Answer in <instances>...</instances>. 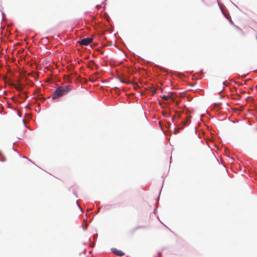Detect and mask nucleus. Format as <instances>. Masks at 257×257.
Returning <instances> with one entry per match:
<instances>
[{
	"mask_svg": "<svg viewBox=\"0 0 257 257\" xmlns=\"http://www.w3.org/2000/svg\"><path fill=\"white\" fill-rule=\"evenodd\" d=\"M182 110L176 111L175 116L172 117V121L175 127L174 133L177 134L179 130L183 129L186 126L189 125L191 122L192 116L188 111L182 112Z\"/></svg>",
	"mask_w": 257,
	"mask_h": 257,
	"instance_id": "1",
	"label": "nucleus"
},
{
	"mask_svg": "<svg viewBox=\"0 0 257 257\" xmlns=\"http://www.w3.org/2000/svg\"><path fill=\"white\" fill-rule=\"evenodd\" d=\"M72 88L71 85H66L64 87H58L54 91L52 98L57 99L66 94Z\"/></svg>",
	"mask_w": 257,
	"mask_h": 257,
	"instance_id": "2",
	"label": "nucleus"
},
{
	"mask_svg": "<svg viewBox=\"0 0 257 257\" xmlns=\"http://www.w3.org/2000/svg\"><path fill=\"white\" fill-rule=\"evenodd\" d=\"M221 87L217 88L216 89V91L220 95V98H222L223 96L221 94L224 91L225 87H229L228 81H222V82L221 84Z\"/></svg>",
	"mask_w": 257,
	"mask_h": 257,
	"instance_id": "3",
	"label": "nucleus"
},
{
	"mask_svg": "<svg viewBox=\"0 0 257 257\" xmlns=\"http://www.w3.org/2000/svg\"><path fill=\"white\" fill-rule=\"evenodd\" d=\"M93 40L92 38H87L85 39H83L81 40L79 43L81 45L87 46L89 44H90Z\"/></svg>",
	"mask_w": 257,
	"mask_h": 257,
	"instance_id": "4",
	"label": "nucleus"
},
{
	"mask_svg": "<svg viewBox=\"0 0 257 257\" xmlns=\"http://www.w3.org/2000/svg\"><path fill=\"white\" fill-rule=\"evenodd\" d=\"M111 251L113 253H115V255L119 256H122L124 254V253L122 251H121L120 250H118L115 248H112L111 249Z\"/></svg>",
	"mask_w": 257,
	"mask_h": 257,
	"instance_id": "5",
	"label": "nucleus"
},
{
	"mask_svg": "<svg viewBox=\"0 0 257 257\" xmlns=\"http://www.w3.org/2000/svg\"><path fill=\"white\" fill-rule=\"evenodd\" d=\"M28 76L29 77L27 78V79H30L31 77H33L35 79H38L39 78V74L36 72L29 73Z\"/></svg>",
	"mask_w": 257,
	"mask_h": 257,
	"instance_id": "6",
	"label": "nucleus"
},
{
	"mask_svg": "<svg viewBox=\"0 0 257 257\" xmlns=\"http://www.w3.org/2000/svg\"><path fill=\"white\" fill-rule=\"evenodd\" d=\"M94 66H96V65L95 64L94 62L93 61H90L89 63H88V67L90 68L93 69Z\"/></svg>",
	"mask_w": 257,
	"mask_h": 257,
	"instance_id": "7",
	"label": "nucleus"
},
{
	"mask_svg": "<svg viewBox=\"0 0 257 257\" xmlns=\"http://www.w3.org/2000/svg\"><path fill=\"white\" fill-rule=\"evenodd\" d=\"M0 161L5 162L6 161V158L3 154L0 152Z\"/></svg>",
	"mask_w": 257,
	"mask_h": 257,
	"instance_id": "8",
	"label": "nucleus"
},
{
	"mask_svg": "<svg viewBox=\"0 0 257 257\" xmlns=\"http://www.w3.org/2000/svg\"><path fill=\"white\" fill-rule=\"evenodd\" d=\"M145 227L143 225L138 226H137L133 230V232H135L136 230L140 228H144Z\"/></svg>",
	"mask_w": 257,
	"mask_h": 257,
	"instance_id": "9",
	"label": "nucleus"
},
{
	"mask_svg": "<svg viewBox=\"0 0 257 257\" xmlns=\"http://www.w3.org/2000/svg\"><path fill=\"white\" fill-rule=\"evenodd\" d=\"M162 98L164 100H167L169 98V95H163L162 96Z\"/></svg>",
	"mask_w": 257,
	"mask_h": 257,
	"instance_id": "10",
	"label": "nucleus"
},
{
	"mask_svg": "<svg viewBox=\"0 0 257 257\" xmlns=\"http://www.w3.org/2000/svg\"><path fill=\"white\" fill-rule=\"evenodd\" d=\"M171 116V114L169 112H165L163 113V116L165 117H168Z\"/></svg>",
	"mask_w": 257,
	"mask_h": 257,
	"instance_id": "11",
	"label": "nucleus"
},
{
	"mask_svg": "<svg viewBox=\"0 0 257 257\" xmlns=\"http://www.w3.org/2000/svg\"><path fill=\"white\" fill-rule=\"evenodd\" d=\"M76 204L77 205L78 207H79V209H80V210H81V211L82 212H83V211H82V208H81V207L80 206V205H79V203H78V200H77V201H76Z\"/></svg>",
	"mask_w": 257,
	"mask_h": 257,
	"instance_id": "12",
	"label": "nucleus"
},
{
	"mask_svg": "<svg viewBox=\"0 0 257 257\" xmlns=\"http://www.w3.org/2000/svg\"><path fill=\"white\" fill-rule=\"evenodd\" d=\"M170 83L171 84V85L174 88H176V86H175V81H170Z\"/></svg>",
	"mask_w": 257,
	"mask_h": 257,
	"instance_id": "13",
	"label": "nucleus"
},
{
	"mask_svg": "<svg viewBox=\"0 0 257 257\" xmlns=\"http://www.w3.org/2000/svg\"><path fill=\"white\" fill-rule=\"evenodd\" d=\"M161 190H160V192H159V197L157 198L156 199V202H157V205H158V202H159V199H160V194H161Z\"/></svg>",
	"mask_w": 257,
	"mask_h": 257,
	"instance_id": "14",
	"label": "nucleus"
},
{
	"mask_svg": "<svg viewBox=\"0 0 257 257\" xmlns=\"http://www.w3.org/2000/svg\"><path fill=\"white\" fill-rule=\"evenodd\" d=\"M93 239L94 240H95V239H97V238L98 237V234H95L93 235Z\"/></svg>",
	"mask_w": 257,
	"mask_h": 257,
	"instance_id": "15",
	"label": "nucleus"
},
{
	"mask_svg": "<svg viewBox=\"0 0 257 257\" xmlns=\"http://www.w3.org/2000/svg\"><path fill=\"white\" fill-rule=\"evenodd\" d=\"M157 208H158V206H157V205H156V207L155 208V209H154V210L153 211V213H154L156 214V212Z\"/></svg>",
	"mask_w": 257,
	"mask_h": 257,
	"instance_id": "16",
	"label": "nucleus"
},
{
	"mask_svg": "<svg viewBox=\"0 0 257 257\" xmlns=\"http://www.w3.org/2000/svg\"><path fill=\"white\" fill-rule=\"evenodd\" d=\"M18 87H20V89H21V88L22 87V84L21 83H19L18 84Z\"/></svg>",
	"mask_w": 257,
	"mask_h": 257,
	"instance_id": "17",
	"label": "nucleus"
},
{
	"mask_svg": "<svg viewBox=\"0 0 257 257\" xmlns=\"http://www.w3.org/2000/svg\"><path fill=\"white\" fill-rule=\"evenodd\" d=\"M230 23L232 24V25H233V22L232 21L231 19V18H230V19L229 20Z\"/></svg>",
	"mask_w": 257,
	"mask_h": 257,
	"instance_id": "18",
	"label": "nucleus"
},
{
	"mask_svg": "<svg viewBox=\"0 0 257 257\" xmlns=\"http://www.w3.org/2000/svg\"><path fill=\"white\" fill-rule=\"evenodd\" d=\"M90 246L91 247H93L94 246V244L91 243L90 244Z\"/></svg>",
	"mask_w": 257,
	"mask_h": 257,
	"instance_id": "19",
	"label": "nucleus"
},
{
	"mask_svg": "<svg viewBox=\"0 0 257 257\" xmlns=\"http://www.w3.org/2000/svg\"><path fill=\"white\" fill-rule=\"evenodd\" d=\"M189 83H188V84L191 86H192L193 85L190 82V81H188Z\"/></svg>",
	"mask_w": 257,
	"mask_h": 257,
	"instance_id": "20",
	"label": "nucleus"
},
{
	"mask_svg": "<svg viewBox=\"0 0 257 257\" xmlns=\"http://www.w3.org/2000/svg\"><path fill=\"white\" fill-rule=\"evenodd\" d=\"M161 255V252L160 251L158 252V255L159 257H160V255Z\"/></svg>",
	"mask_w": 257,
	"mask_h": 257,
	"instance_id": "21",
	"label": "nucleus"
},
{
	"mask_svg": "<svg viewBox=\"0 0 257 257\" xmlns=\"http://www.w3.org/2000/svg\"><path fill=\"white\" fill-rule=\"evenodd\" d=\"M245 80H247V81L251 80V79L250 78H248Z\"/></svg>",
	"mask_w": 257,
	"mask_h": 257,
	"instance_id": "22",
	"label": "nucleus"
},
{
	"mask_svg": "<svg viewBox=\"0 0 257 257\" xmlns=\"http://www.w3.org/2000/svg\"><path fill=\"white\" fill-rule=\"evenodd\" d=\"M82 228L84 230H85L86 229V228L85 227H84V226H83Z\"/></svg>",
	"mask_w": 257,
	"mask_h": 257,
	"instance_id": "23",
	"label": "nucleus"
},
{
	"mask_svg": "<svg viewBox=\"0 0 257 257\" xmlns=\"http://www.w3.org/2000/svg\"><path fill=\"white\" fill-rule=\"evenodd\" d=\"M86 249H84V250L83 251V253H84L85 254L86 253Z\"/></svg>",
	"mask_w": 257,
	"mask_h": 257,
	"instance_id": "24",
	"label": "nucleus"
},
{
	"mask_svg": "<svg viewBox=\"0 0 257 257\" xmlns=\"http://www.w3.org/2000/svg\"><path fill=\"white\" fill-rule=\"evenodd\" d=\"M226 18H227V19L229 20L230 18V16H226Z\"/></svg>",
	"mask_w": 257,
	"mask_h": 257,
	"instance_id": "25",
	"label": "nucleus"
},
{
	"mask_svg": "<svg viewBox=\"0 0 257 257\" xmlns=\"http://www.w3.org/2000/svg\"><path fill=\"white\" fill-rule=\"evenodd\" d=\"M233 82H235V83H238V84H239V81H233Z\"/></svg>",
	"mask_w": 257,
	"mask_h": 257,
	"instance_id": "26",
	"label": "nucleus"
},
{
	"mask_svg": "<svg viewBox=\"0 0 257 257\" xmlns=\"http://www.w3.org/2000/svg\"><path fill=\"white\" fill-rule=\"evenodd\" d=\"M120 82L121 83H125V82H127L128 81H120Z\"/></svg>",
	"mask_w": 257,
	"mask_h": 257,
	"instance_id": "27",
	"label": "nucleus"
},
{
	"mask_svg": "<svg viewBox=\"0 0 257 257\" xmlns=\"http://www.w3.org/2000/svg\"><path fill=\"white\" fill-rule=\"evenodd\" d=\"M6 79H7V78H6V77L4 76V80H6Z\"/></svg>",
	"mask_w": 257,
	"mask_h": 257,
	"instance_id": "28",
	"label": "nucleus"
},
{
	"mask_svg": "<svg viewBox=\"0 0 257 257\" xmlns=\"http://www.w3.org/2000/svg\"><path fill=\"white\" fill-rule=\"evenodd\" d=\"M245 76H246V75H244V76L242 75V76H241V78H243V77H245Z\"/></svg>",
	"mask_w": 257,
	"mask_h": 257,
	"instance_id": "29",
	"label": "nucleus"
},
{
	"mask_svg": "<svg viewBox=\"0 0 257 257\" xmlns=\"http://www.w3.org/2000/svg\"><path fill=\"white\" fill-rule=\"evenodd\" d=\"M101 82H103V83H105V82H107V81H101Z\"/></svg>",
	"mask_w": 257,
	"mask_h": 257,
	"instance_id": "30",
	"label": "nucleus"
},
{
	"mask_svg": "<svg viewBox=\"0 0 257 257\" xmlns=\"http://www.w3.org/2000/svg\"><path fill=\"white\" fill-rule=\"evenodd\" d=\"M74 194L75 195L76 197H78L77 195H75V193H74Z\"/></svg>",
	"mask_w": 257,
	"mask_h": 257,
	"instance_id": "31",
	"label": "nucleus"
},
{
	"mask_svg": "<svg viewBox=\"0 0 257 257\" xmlns=\"http://www.w3.org/2000/svg\"><path fill=\"white\" fill-rule=\"evenodd\" d=\"M89 241L90 242H91V238H89Z\"/></svg>",
	"mask_w": 257,
	"mask_h": 257,
	"instance_id": "32",
	"label": "nucleus"
},
{
	"mask_svg": "<svg viewBox=\"0 0 257 257\" xmlns=\"http://www.w3.org/2000/svg\"><path fill=\"white\" fill-rule=\"evenodd\" d=\"M115 89H118V88L117 87H114Z\"/></svg>",
	"mask_w": 257,
	"mask_h": 257,
	"instance_id": "33",
	"label": "nucleus"
},
{
	"mask_svg": "<svg viewBox=\"0 0 257 257\" xmlns=\"http://www.w3.org/2000/svg\"><path fill=\"white\" fill-rule=\"evenodd\" d=\"M46 80L49 81L50 80V79H47Z\"/></svg>",
	"mask_w": 257,
	"mask_h": 257,
	"instance_id": "34",
	"label": "nucleus"
},
{
	"mask_svg": "<svg viewBox=\"0 0 257 257\" xmlns=\"http://www.w3.org/2000/svg\"><path fill=\"white\" fill-rule=\"evenodd\" d=\"M23 158H25V159H27V157H24Z\"/></svg>",
	"mask_w": 257,
	"mask_h": 257,
	"instance_id": "35",
	"label": "nucleus"
},
{
	"mask_svg": "<svg viewBox=\"0 0 257 257\" xmlns=\"http://www.w3.org/2000/svg\"><path fill=\"white\" fill-rule=\"evenodd\" d=\"M6 82H10V81H6Z\"/></svg>",
	"mask_w": 257,
	"mask_h": 257,
	"instance_id": "36",
	"label": "nucleus"
},
{
	"mask_svg": "<svg viewBox=\"0 0 257 257\" xmlns=\"http://www.w3.org/2000/svg\"><path fill=\"white\" fill-rule=\"evenodd\" d=\"M256 87H257V85H256Z\"/></svg>",
	"mask_w": 257,
	"mask_h": 257,
	"instance_id": "37",
	"label": "nucleus"
},
{
	"mask_svg": "<svg viewBox=\"0 0 257 257\" xmlns=\"http://www.w3.org/2000/svg\"><path fill=\"white\" fill-rule=\"evenodd\" d=\"M256 130H257V127H256Z\"/></svg>",
	"mask_w": 257,
	"mask_h": 257,
	"instance_id": "38",
	"label": "nucleus"
}]
</instances>
